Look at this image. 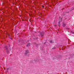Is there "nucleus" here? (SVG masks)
Returning <instances> with one entry per match:
<instances>
[{"label":"nucleus","instance_id":"1","mask_svg":"<svg viewBox=\"0 0 74 74\" xmlns=\"http://www.w3.org/2000/svg\"><path fill=\"white\" fill-rule=\"evenodd\" d=\"M29 51L27 50H26L25 53V55L28 56H29Z\"/></svg>","mask_w":74,"mask_h":74},{"label":"nucleus","instance_id":"2","mask_svg":"<svg viewBox=\"0 0 74 74\" xmlns=\"http://www.w3.org/2000/svg\"><path fill=\"white\" fill-rule=\"evenodd\" d=\"M40 34L41 36H43L44 34V32H42L40 33Z\"/></svg>","mask_w":74,"mask_h":74},{"label":"nucleus","instance_id":"3","mask_svg":"<svg viewBox=\"0 0 74 74\" xmlns=\"http://www.w3.org/2000/svg\"><path fill=\"white\" fill-rule=\"evenodd\" d=\"M50 43L52 44L53 43H54V41L53 40H50Z\"/></svg>","mask_w":74,"mask_h":74},{"label":"nucleus","instance_id":"4","mask_svg":"<svg viewBox=\"0 0 74 74\" xmlns=\"http://www.w3.org/2000/svg\"><path fill=\"white\" fill-rule=\"evenodd\" d=\"M62 26H63V27H64L66 26V24L64 23H63L62 24Z\"/></svg>","mask_w":74,"mask_h":74},{"label":"nucleus","instance_id":"5","mask_svg":"<svg viewBox=\"0 0 74 74\" xmlns=\"http://www.w3.org/2000/svg\"><path fill=\"white\" fill-rule=\"evenodd\" d=\"M27 47H29V46H30V43H28V44L27 45Z\"/></svg>","mask_w":74,"mask_h":74},{"label":"nucleus","instance_id":"6","mask_svg":"<svg viewBox=\"0 0 74 74\" xmlns=\"http://www.w3.org/2000/svg\"><path fill=\"white\" fill-rule=\"evenodd\" d=\"M58 25L59 27H60V22H59Z\"/></svg>","mask_w":74,"mask_h":74},{"label":"nucleus","instance_id":"7","mask_svg":"<svg viewBox=\"0 0 74 74\" xmlns=\"http://www.w3.org/2000/svg\"><path fill=\"white\" fill-rule=\"evenodd\" d=\"M56 49V48L53 47V48H52V49Z\"/></svg>","mask_w":74,"mask_h":74},{"label":"nucleus","instance_id":"8","mask_svg":"<svg viewBox=\"0 0 74 74\" xmlns=\"http://www.w3.org/2000/svg\"><path fill=\"white\" fill-rule=\"evenodd\" d=\"M7 47H6L5 48H6V50H7Z\"/></svg>","mask_w":74,"mask_h":74},{"label":"nucleus","instance_id":"9","mask_svg":"<svg viewBox=\"0 0 74 74\" xmlns=\"http://www.w3.org/2000/svg\"><path fill=\"white\" fill-rule=\"evenodd\" d=\"M44 6H42V8H44Z\"/></svg>","mask_w":74,"mask_h":74},{"label":"nucleus","instance_id":"10","mask_svg":"<svg viewBox=\"0 0 74 74\" xmlns=\"http://www.w3.org/2000/svg\"><path fill=\"white\" fill-rule=\"evenodd\" d=\"M54 26H56V25H54Z\"/></svg>","mask_w":74,"mask_h":74},{"label":"nucleus","instance_id":"11","mask_svg":"<svg viewBox=\"0 0 74 74\" xmlns=\"http://www.w3.org/2000/svg\"><path fill=\"white\" fill-rule=\"evenodd\" d=\"M8 69H9L8 68V69H7V70H8Z\"/></svg>","mask_w":74,"mask_h":74},{"label":"nucleus","instance_id":"12","mask_svg":"<svg viewBox=\"0 0 74 74\" xmlns=\"http://www.w3.org/2000/svg\"><path fill=\"white\" fill-rule=\"evenodd\" d=\"M10 39H12V38H10Z\"/></svg>","mask_w":74,"mask_h":74},{"label":"nucleus","instance_id":"13","mask_svg":"<svg viewBox=\"0 0 74 74\" xmlns=\"http://www.w3.org/2000/svg\"><path fill=\"white\" fill-rule=\"evenodd\" d=\"M8 36H10V35H8Z\"/></svg>","mask_w":74,"mask_h":74}]
</instances>
